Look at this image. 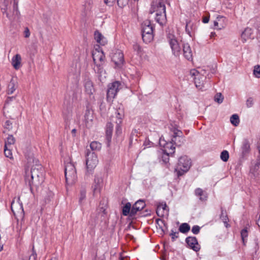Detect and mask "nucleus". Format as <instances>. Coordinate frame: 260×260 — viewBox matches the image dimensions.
I'll return each mask as SVG.
<instances>
[{
  "mask_svg": "<svg viewBox=\"0 0 260 260\" xmlns=\"http://www.w3.org/2000/svg\"><path fill=\"white\" fill-rule=\"evenodd\" d=\"M150 13H155V19L157 22L160 25L165 23L166 21V6L161 2H153L150 9Z\"/></svg>",
  "mask_w": 260,
  "mask_h": 260,
  "instance_id": "obj_1",
  "label": "nucleus"
},
{
  "mask_svg": "<svg viewBox=\"0 0 260 260\" xmlns=\"http://www.w3.org/2000/svg\"><path fill=\"white\" fill-rule=\"evenodd\" d=\"M167 38L173 54L176 56H179L182 49L181 41L175 36L173 31L169 32Z\"/></svg>",
  "mask_w": 260,
  "mask_h": 260,
  "instance_id": "obj_2",
  "label": "nucleus"
},
{
  "mask_svg": "<svg viewBox=\"0 0 260 260\" xmlns=\"http://www.w3.org/2000/svg\"><path fill=\"white\" fill-rule=\"evenodd\" d=\"M191 166V160L187 156L179 158L178 162L175 168V172L178 177L181 176L189 170Z\"/></svg>",
  "mask_w": 260,
  "mask_h": 260,
  "instance_id": "obj_3",
  "label": "nucleus"
},
{
  "mask_svg": "<svg viewBox=\"0 0 260 260\" xmlns=\"http://www.w3.org/2000/svg\"><path fill=\"white\" fill-rule=\"evenodd\" d=\"M64 172L67 183L69 185L74 184L77 179L76 170L74 165L72 163L67 164Z\"/></svg>",
  "mask_w": 260,
  "mask_h": 260,
  "instance_id": "obj_4",
  "label": "nucleus"
},
{
  "mask_svg": "<svg viewBox=\"0 0 260 260\" xmlns=\"http://www.w3.org/2000/svg\"><path fill=\"white\" fill-rule=\"evenodd\" d=\"M121 83L118 81H115L108 85L107 92V99L108 102H111L116 97L117 92L120 89Z\"/></svg>",
  "mask_w": 260,
  "mask_h": 260,
  "instance_id": "obj_5",
  "label": "nucleus"
},
{
  "mask_svg": "<svg viewBox=\"0 0 260 260\" xmlns=\"http://www.w3.org/2000/svg\"><path fill=\"white\" fill-rule=\"evenodd\" d=\"M99 160L96 154L94 152H88L86 154V169L88 173L91 172L96 167Z\"/></svg>",
  "mask_w": 260,
  "mask_h": 260,
  "instance_id": "obj_6",
  "label": "nucleus"
},
{
  "mask_svg": "<svg viewBox=\"0 0 260 260\" xmlns=\"http://www.w3.org/2000/svg\"><path fill=\"white\" fill-rule=\"evenodd\" d=\"M171 140L177 146H180L184 143V137L182 132L178 128H171Z\"/></svg>",
  "mask_w": 260,
  "mask_h": 260,
  "instance_id": "obj_7",
  "label": "nucleus"
},
{
  "mask_svg": "<svg viewBox=\"0 0 260 260\" xmlns=\"http://www.w3.org/2000/svg\"><path fill=\"white\" fill-rule=\"evenodd\" d=\"M92 57L93 61L97 67H100L104 64L105 60V56L103 51L100 50L99 47L93 51Z\"/></svg>",
  "mask_w": 260,
  "mask_h": 260,
  "instance_id": "obj_8",
  "label": "nucleus"
},
{
  "mask_svg": "<svg viewBox=\"0 0 260 260\" xmlns=\"http://www.w3.org/2000/svg\"><path fill=\"white\" fill-rule=\"evenodd\" d=\"M159 144L161 146L163 147L165 153L168 155L174 153L175 149V144L171 140L167 142L164 138L161 137L159 139Z\"/></svg>",
  "mask_w": 260,
  "mask_h": 260,
  "instance_id": "obj_9",
  "label": "nucleus"
},
{
  "mask_svg": "<svg viewBox=\"0 0 260 260\" xmlns=\"http://www.w3.org/2000/svg\"><path fill=\"white\" fill-rule=\"evenodd\" d=\"M190 74L192 77H194V81L196 87L202 89V87H203L206 77L200 74V73L195 69L191 70L190 72Z\"/></svg>",
  "mask_w": 260,
  "mask_h": 260,
  "instance_id": "obj_10",
  "label": "nucleus"
},
{
  "mask_svg": "<svg viewBox=\"0 0 260 260\" xmlns=\"http://www.w3.org/2000/svg\"><path fill=\"white\" fill-rule=\"evenodd\" d=\"M112 60L117 68H120L124 62L123 54L120 50H116L112 55Z\"/></svg>",
  "mask_w": 260,
  "mask_h": 260,
  "instance_id": "obj_11",
  "label": "nucleus"
},
{
  "mask_svg": "<svg viewBox=\"0 0 260 260\" xmlns=\"http://www.w3.org/2000/svg\"><path fill=\"white\" fill-rule=\"evenodd\" d=\"M185 242L188 246L195 251H198L200 249V246L198 243L197 238L194 237H188L186 238Z\"/></svg>",
  "mask_w": 260,
  "mask_h": 260,
  "instance_id": "obj_12",
  "label": "nucleus"
},
{
  "mask_svg": "<svg viewBox=\"0 0 260 260\" xmlns=\"http://www.w3.org/2000/svg\"><path fill=\"white\" fill-rule=\"evenodd\" d=\"M226 25V19L223 16H219L217 17L214 21V26L217 29H221L225 27Z\"/></svg>",
  "mask_w": 260,
  "mask_h": 260,
  "instance_id": "obj_13",
  "label": "nucleus"
},
{
  "mask_svg": "<svg viewBox=\"0 0 260 260\" xmlns=\"http://www.w3.org/2000/svg\"><path fill=\"white\" fill-rule=\"evenodd\" d=\"M93 111L90 110H87L84 115V122L87 127L89 128L92 126L93 124Z\"/></svg>",
  "mask_w": 260,
  "mask_h": 260,
  "instance_id": "obj_14",
  "label": "nucleus"
},
{
  "mask_svg": "<svg viewBox=\"0 0 260 260\" xmlns=\"http://www.w3.org/2000/svg\"><path fill=\"white\" fill-rule=\"evenodd\" d=\"M145 206V202L142 200H139L133 205L131 211V216L135 215L139 211L142 210Z\"/></svg>",
  "mask_w": 260,
  "mask_h": 260,
  "instance_id": "obj_15",
  "label": "nucleus"
},
{
  "mask_svg": "<svg viewBox=\"0 0 260 260\" xmlns=\"http://www.w3.org/2000/svg\"><path fill=\"white\" fill-rule=\"evenodd\" d=\"M168 213V207L165 203H159L157 206L156 213L159 217H164Z\"/></svg>",
  "mask_w": 260,
  "mask_h": 260,
  "instance_id": "obj_16",
  "label": "nucleus"
},
{
  "mask_svg": "<svg viewBox=\"0 0 260 260\" xmlns=\"http://www.w3.org/2000/svg\"><path fill=\"white\" fill-rule=\"evenodd\" d=\"M31 177L32 179V183H34V180L38 182H40L43 180V174L40 172L39 169L35 168H32L31 170Z\"/></svg>",
  "mask_w": 260,
  "mask_h": 260,
  "instance_id": "obj_17",
  "label": "nucleus"
},
{
  "mask_svg": "<svg viewBox=\"0 0 260 260\" xmlns=\"http://www.w3.org/2000/svg\"><path fill=\"white\" fill-rule=\"evenodd\" d=\"M84 85L85 88V92L88 94H92L94 91V87L93 83L88 78H86L84 79Z\"/></svg>",
  "mask_w": 260,
  "mask_h": 260,
  "instance_id": "obj_18",
  "label": "nucleus"
},
{
  "mask_svg": "<svg viewBox=\"0 0 260 260\" xmlns=\"http://www.w3.org/2000/svg\"><path fill=\"white\" fill-rule=\"evenodd\" d=\"M142 33H153V27L149 20H146L142 24Z\"/></svg>",
  "mask_w": 260,
  "mask_h": 260,
  "instance_id": "obj_19",
  "label": "nucleus"
},
{
  "mask_svg": "<svg viewBox=\"0 0 260 260\" xmlns=\"http://www.w3.org/2000/svg\"><path fill=\"white\" fill-rule=\"evenodd\" d=\"M94 39L101 45H105L107 43V39L99 31L94 32Z\"/></svg>",
  "mask_w": 260,
  "mask_h": 260,
  "instance_id": "obj_20",
  "label": "nucleus"
},
{
  "mask_svg": "<svg viewBox=\"0 0 260 260\" xmlns=\"http://www.w3.org/2000/svg\"><path fill=\"white\" fill-rule=\"evenodd\" d=\"M183 55L186 59L191 60L193 53L190 47L188 44H184L183 48Z\"/></svg>",
  "mask_w": 260,
  "mask_h": 260,
  "instance_id": "obj_21",
  "label": "nucleus"
},
{
  "mask_svg": "<svg viewBox=\"0 0 260 260\" xmlns=\"http://www.w3.org/2000/svg\"><path fill=\"white\" fill-rule=\"evenodd\" d=\"M196 25L191 21H188L186 23L185 30L189 36L192 37L194 35V32L196 29Z\"/></svg>",
  "mask_w": 260,
  "mask_h": 260,
  "instance_id": "obj_22",
  "label": "nucleus"
},
{
  "mask_svg": "<svg viewBox=\"0 0 260 260\" xmlns=\"http://www.w3.org/2000/svg\"><path fill=\"white\" fill-rule=\"evenodd\" d=\"M21 57L20 54H17L12 58L11 63L15 70H18L21 67Z\"/></svg>",
  "mask_w": 260,
  "mask_h": 260,
  "instance_id": "obj_23",
  "label": "nucleus"
},
{
  "mask_svg": "<svg viewBox=\"0 0 260 260\" xmlns=\"http://www.w3.org/2000/svg\"><path fill=\"white\" fill-rule=\"evenodd\" d=\"M113 129V125L112 123L109 122L106 126V136L109 142L111 141Z\"/></svg>",
  "mask_w": 260,
  "mask_h": 260,
  "instance_id": "obj_24",
  "label": "nucleus"
},
{
  "mask_svg": "<svg viewBox=\"0 0 260 260\" xmlns=\"http://www.w3.org/2000/svg\"><path fill=\"white\" fill-rule=\"evenodd\" d=\"M195 194L197 196L200 197L201 201H206L207 198V193L200 188H198L195 190Z\"/></svg>",
  "mask_w": 260,
  "mask_h": 260,
  "instance_id": "obj_25",
  "label": "nucleus"
},
{
  "mask_svg": "<svg viewBox=\"0 0 260 260\" xmlns=\"http://www.w3.org/2000/svg\"><path fill=\"white\" fill-rule=\"evenodd\" d=\"M11 210L13 213L15 214L16 212H19L22 210V206L18 202H15L13 201L11 203Z\"/></svg>",
  "mask_w": 260,
  "mask_h": 260,
  "instance_id": "obj_26",
  "label": "nucleus"
},
{
  "mask_svg": "<svg viewBox=\"0 0 260 260\" xmlns=\"http://www.w3.org/2000/svg\"><path fill=\"white\" fill-rule=\"evenodd\" d=\"M17 88V85L16 82L13 79H12L8 86L7 93L8 94H12Z\"/></svg>",
  "mask_w": 260,
  "mask_h": 260,
  "instance_id": "obj_27",
  "label": "nucleus"
},
{
  "mask_svg": "<svg viewBox=\"0 0 260 260\" xmlns=\"http://www.w3.org/2000/svg\"><path fill=\"white\" fill-rule=\"evenodd\" d=\"M15 139L12 135H9L5 141V147L12 148V145L14 144Z\"/></svg>",
  "mask_w": 260,
  "mask_h": 260,
  "instance_id": "obj_28",
  "label": "nucleus"
},
{
  "mask_svg": "<svg viewBox=\"0 0 260 260\" xmlns=\"http://www.w3.org/2000/svg\"><path fill=\"white\" fill-rule=\"evenodd\" d=\"M142 39L146 43L151 42L153 39V33H142Z\"/></svg>",
  "mask_w": 260,
  "mask_h": 260,
  "instance_id": "obj_29",
  "label": "nucleus"
},
{
  "mask_svg": "<svg viewBox=\"0 0 260 260\" xmlns=\"http://www.w3.org/2000/svg\"><path fill=\"white\" fill-rule=\"evenodd\" d=\"M190 229V226L188 223H183L180 225L179 230L181 233L185 234L189 232Z\"/></svg>",
  "mask_w": 260,
  "mask_h": 260,
  "instance_id": "obj_30",
  "label": "nucleus"
},
{
  "mask_svg": "<svg viewBox=\"0 0 260 260\" xmlns=\"http://www.w3.org/2000/svg\"><path fill=\"white\" fill-rule=\"evenodd\" d=\"M12 148L4 147V154L6 157L10 158L11 160L14 159L12 152Z\"/></svg>",
  "mask_w": 260,
  "mask_h": 260,
  "instance_id": "obj_31",
  "label": "nucleus"
},
{
  "mask_svg": "<svg viewBox=\"0 0 260 260\" xmlns=\"http://www.w3.org/2000/svg\"><path fill=\"white\" fill-rule=\"evenodd\" d=\"M131 204L129 203H126L123 207L122 214L124 216H127L129 214L131 215Z\"/></svg>",
  "mask_w": 260,
  "mask_h": 260,
  "instance_id": "obj_32",
  "label": "nucleus"
},
{
  "mask_svg": "<svg viewBox=\"0 0 260 260\" xmlns=\"http://www.w3.org/2000/svg\"><path fill=\"white\" fill-rule=\"evenodd\" d=\"M90 147L92 150L98 151L101 148V144L97 141H93L90 143Z\"/></svg>",
  "mask_w": 260,
  "mask_h": 260,
  "instance_id": "obj_33",
  "label": "nucleus"
},
{
  "mask_svg": "<svg viewBox=\"0 0 260 260\" xmlns=\"http://www.w3.org/2000/svg\"><path fill=\"white\" fill-rule=\"evenodd\" d=\"M251 31L250 28H246L241 35L242 38L246 41L247 38L251 37Z\"/></svg>",
  "mask_w": 260,
  "mask_h": 260,
  "instance_id": "obj_34",
  "label": "nucleus"
},
{
  "mask_svg": "<svg viewBox=\"0 0 260 260\" xmlns=\"http://www.w3.org/2000/svg\"><path fill=\"white\" fill-rule=\"evenodd\" d=\"M248 231L246 229L242 230L241 232V236L244 244L247 242V238L248 237Z\"/></svg>",
  "mask_w": 260,
  "mask_h": 260,
  "instance_id": "obj_35",
  "label": "nucleus"
},
{
  "mask_svg": "<svg viewBox=\"0 0 260 260\" xmlns=\"http://www.w3.org/2000/svg\"><path fill=\"white\" fill-rule=\"evenodd\" d=\"M86 198V191L84 189L81 190L80 192L79 202L82 205Z\"/></svg>",
  "mask_w": 260,
  "mask_h": 260,
  "instance_id": "obj_36",
  "label": "nucleus"
},
{
  "mask_svg": "<svg viewBox=\"0 0 260 260\" xmlns=\"http://www.w3.org/2000/svg\"><path fill=\"white\" fill-rule=\"evenodd\" d=\"M231 122L234 125H237L239 123V117L237 115H233L230 119Z\"/></svg>",
  "mask_w": 260,
  "mask_h": 260,
  "instance_id": "obj_37",
  "label": "nucleus"
},
{
  "mask_svg": "<svg viewBox=\"0 0 260 260\" xmlns=\"http://www.w3.org/2000/svg\"><path fill=\"white\" fill-rule=\"evenodd\" d=\"M220 158L223 161H227L229 158V152L226 150L223 151L220 154Z\"/></svg>",
  "mask_w": 260,
  "mask_h": 260,
  "instance_id": "obj_38",
  "label": "nucleus"
},
{
  "mask_svg": "<svg viewBox=\"0 0 260 260\" xmlns=\"http://www.w3.org/2000/svg\"><path fill=\"white\" fill-rule=\"evenodd\" d=\"M253 75L256 78H260V66L257 65L254 66Z\"/></svg>",
  "mask_w": 260,
  "mask_h": 260,
  "instance_id": "obj_39",
  "label": "nucleus"
},
{
  "mask_svg": "<svg viewBox=\"0 0 260 260\" xmlns=\"http://www.w3.org/2000/svg\"><path fill=\"white\" fill-rule=\"evenodd\" d=\"M215 101L219 104L223 102V96L221 93H217L214 97Z\"/></svg>",
  "mask_w": 260,
  "mask_h": 260,
  "instance_id": "obj_40",
  "label": "nucleus"
},
{
  "mask_svg": "<svg viewBox=\"0 0 260 260\" xmlns=\"http://www.w3.org/2000/svg\"><path fill=\"white\" fill-rule=\"evenodd\" d=\"M117 125L116 127V134L117 135H120L122 133V127L121 126V124H119V123H118L117 122Z\"/></svg>",
  "mask_w": 260,
  "mask_h": 260,
  "instance_id": "obj_41",
  "label": "nucleus"
},
{
  "mask_svg": "<svg viewBox=\"0 0 260 260\" xmlns=\"http://www.w3.org/2000/svg\"><path fill=\"white\" fill-rule=\"evenodd\" d=\"M178 232H174L173 230L171 231L170 236H171L173 241H174L176 239H177L178 237Z\"/></svg>",
  "mask_w": 260,
  "mask_h": 260,
  "instance_id": "obj_42",
  "label": "nucleus"
},
{
  "mask_svg": "<svg viewBox=\"0 0 260 260\" xmlns=\"http://www.w3.org/2000/svg\"><path fill=\"white\" fill-rule=\"evenodd\" d=\"M200 230V227L198 225H194L191 229L192 232L194 234H198Z\"/></svg>",
  "mask_w": 260,
  "mask_h": 260,
  "instance_id": "obj_43",
  "label": "nucleus"
},
{
  "mask_svg": "<svg viewBox=\"0 0 260 260\" xmlns=\"http://www.w3.org/2000/svg\"><path fill=\"white\" fill-rule=\"evenodd\" d=\"M246 106L247 107L250 108L252 106L253 104V100L252 98H248L246 101Z\"/></svg>",
  "mask_w": 260,
  "mask_h": 260,
  "instance_id": "obj_44",
  "label": "nucleus"
},
{
  "mask_svg": "<svg viewBox=\"0 0 260 260\" xmlns=\"http://www.w3.org/2000/svg\"><path fill=\"white\" fill-rule=\"evenodd\" d=\"M24 36L26 38H28L29 37L30 35V32L29 29L28 27H25L24 30Z\"/></svg>",
  "mask_w": 260,
  "mask_h": 260,
  "instance_id": "obj_45",
  "label": "nucleus"
},
{
  "mask_svg": "<svg viewBox=\"0 0 260 260\" xmlns=\"http://www.w3.org/2000/svg\"><path fill=\"white\" fill-rule=\"evenodd\" d=\"M250 147V145L247 141H245L243 144V149L245 151L248 150Z\"/></svg>",
  "mask_w": 260,
  "mask_h": 260,
  "instance_id": "obj_46",
  "label": "nucleus"
},
{
  "mask_svg": "<svg viewBox=\"0 0 260 260\" xmlns=\"http://www.w3.org/2000/svg\"><path fill=\"white\" fill-rule=\"evenodd\" d=\"M5 127L7 129L12 128V123L10 121H7L5 124Z\"/></svg>",
  "mask_w": 260,
  "mask_h": 260,
  "instance_id": "obj_47",
  "label": "nucleus"
},
{
  "mask_svg": "<svg viewBox=\"0 0 260 260\" xmlns=\"http://www.w3.org/2000/svg\"><path fill=\"white\" fill-rule=\"evenodd\" d=\"M116 1V0H104V2L106 4L109 5L111 3H113L115 2ZM119 2H120V0H117V4L118 5H120Z\"/></svg>",
  "mask_w": 260,
  "mask_h": 260,
  "instance_id": "obj_48",
  "label": "nucleus"
},
{
  "mask_svg": "<svg viewBox=\"0 0 260 260\" xmlns=\"http://www.w3.org/2000/svg\"><path fill=\"white\" fill-rule=\"evenodd\" d=\"M117 118L119 119V121L118 123H119V124H121L122 123V119L123 118V115L120 114L119 112L117 113Z\"/></svg>",
  "mask_w": 260,
  "mask_h": 260,
  "instance_id": "obj_49",
  "label": "nucleus"
},
{
  "mask_svg": "<svg viewBox=\"0 0 260 260\" xmlns=\"http://www.w3.org/2000/svg\"><path fill=\"white\" fill-rule=\"evenodd\" d=\"M209 18L208 17H204L203 19V22L205 23L209 22Z\"/></svg>",
  "mask_w": 260,
  "mask_h": 260,
  "instance_id": "obj_50",
  "label": "nucleus"
},
{
  "mask_svg": "<svg viewBox=\"0 0 260 260\" xmlns=\"http://www.w3.org/2000/svg\"><path fill=\"white\" fill-rule=\"evenodd\" d=\"M216 36V34L214 32H212L210 35V38L211 39L214 38Z\"/></svg>",
  "mask_w": 260,
  "mask_h": 260,
  "instance_id": "obj_51",
  "label": "nucleus"
},
{
  "mask_svg": "<svg viewBox=\"0 0 260 260\" xmlns=\"http://www.w3.org/2000/svg\"><path fill=\"white\" fill-rule=\"evenodd\" d=\"M36 256H37V255L36 254H32L30 257V259L31 258H33L34 260L36 259Z\"/></svg>",
  "mask_w": 260,
  "mask_h": 260,
  "instance_id": "obj_52",
  "label": "nucleus"
},
{
  "mask_svg": "<svg viewBox=\"0 0 260 260\" xmlns=\"http://www.w3.org/2000/svg\"><path fill=\"white\" fill-rule=\"evenodd\" d=\"M3 246L0 244V251L3 250Z\"/></svg>",
  "mask_w": 260,
  "mask_h": 260,
  "instance_id": "obj_53",
  "label": "nucleus"
},
{
  "mask_svg": "<svg viewBox=\"0 0 260 260\" xmlns=\"http://www.w3.org/2000/svg\"><path fill=\"white\" fill-rule=\"evenodd\" d=\"M224 225L226 227H228V224L227 223V222L226 221H224Z\"/></svg>",
  "mask_w": 260,
  "mask_h": 260,
  "instance_id": "obj_54",
  "label": "nucleus"
},
{
  "mask_svg": "<svg viewBox=\"0 0 260 260\" xmlns=\"http://www.w3.org/2000/svg\"><path fill=\"white\" fill-rule=\"evenodd\" d=\"M96 189H96V188H94V189H93V191H94V193H95V191H96Z\"/></svg>",
  "mask_w": 260,
  "mask_h": 260,
  "instance_id": "obj_55",
  "label": "nucleus"
},
{
  "mask_svg": "<svg viewBox=\"0 0 260 260\" xmlns=\"http://www.w3.org/2000/svg\"><path fill=\"white\" fill-rule=\"evenodd\" d=\"M50 260H57V259L56 258H51Z\"/></svg>",
  "mask_w": 260,
  "mask_h": 260,
  "instance_id": "obj_56",
  "label": "nucleus"
},
{
  "mask_svg": "<svg viewBox=\"0 0 260 260\" xmlns=\"http://www.w3.org/2000/svg\"><path fill=\"white\" fill-rule=\"evenodd\" d=\"M8 99H10V100L11 101L12 100V98H9Z\"/></svg>",
  "mask_w": 260,
  "mask_h": 260,
  "instance_id": "obj_57",
  "label": "nucleus"
},
{
  "mask_svg": "<svg viewBox=\"0 0 260 260\" xmlns=\"http://www.w3.org/2000/svg\"><path fill=\"white\" fill-rule=\"evenodd\" d=\"M75 131H76V130H75V129H73L72 132H75Z\"/></svg>",
  "mask_w": 260,
  "mask_h": 260,
  "instance_id": "obj_58",
  "label": "nucleus"
}]
</instances>
